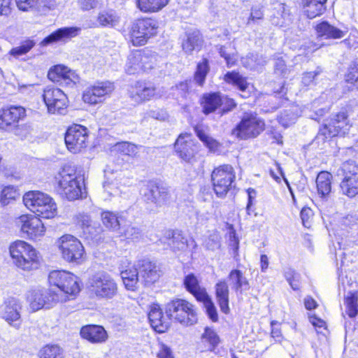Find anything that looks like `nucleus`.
<instances>
[{
    "instance_id": "f257e3e1",
    "label": "nucleus",
    "mask_w": 358,
    "mask_h": 358,
    "mask_svg": "<svg viewBox=\"0 0 358 358\" xmlns=\"http://www.w3.org/2000/svg\"><path fill=\"white\" fill-rule=\"evenodd\" d=\"M23 202L37 217L50 219L57 214L55 202L43 192L33 191L26 193L23 196Z\"/></svg>"
},
{
    "instance_id": "f03ea898",
    "label": "nucleus",
    "mask_w": 358,
    "mask_h": 358,
    "mask_svg": "<svg viewBox=\"0 0 358 358\" xmlns=\"http://www.w3.org/2000/svg\"><path fill=\"white\" fill-rule=\"evenodd\" d=\"M58 191L69 200L82 197L84 179L77 176L71 166H65L59 173Z\"/></svg>"
},
{
    "instance_id": "7ed1b4c3",
    "label": "nucleus",
    "mask_w": 358,
    "mask_h": 358,
    "mask_svg": "<svg viewBox=\"0 0 358 358\" xmlns=\"http://www.w3.org/2000/svg\"><path fill=\"white\" fill-rule=\"evenodd\" d=\"M48 282L50 286L66 298L74 296L80 291L78 278L71 272L64 270H54L48 275Z\"/></svg>"
},
{
    "instance_id": "20e7f679",
    "label": "nucleus",
    "mask_w": 358,
    "mask_h": 358,
    "mask_svg": "<svg viewBox=\"0 0 358 358\" xmlns=\"http://www.w3.org/2000/svg\"><path fill=\"white\" fill-rule=\"evenodd\" d=\"M10 253L15 265L22 270H31L38 267L36 250L23 241H17L10 246Z\"/></svg>"
},
{
    "instance_id": "39448f33",
    "label": "nucleus",
    "mask_w": 358,
    "mask_h": 358,
    "mask_svg": "<svg viewBox=\"0 0 358 358\" xmlns=\"http://www.w3.org/2000/svg\"><path fill=\"white\" fill-rule=\"evenodd\" d=\"M57 246L64 260L81 264L85 258L84 247L80 241L70 234H65L57 241Z\"/></svg>"
},
{
    "instance_id": "423d86ee",
    "label": "nucleus",
    "mask_w": 358,
    "mask_h": 358,
    "mask_svg": "<svg viewBox=\"0 0 358 358\" xmlns=\"http://www.w3.org/2000/svg\"><path fill=\"white\" fill-rule=\"evenodd\" d=\"M166 314L170 320L174 319L187 326L193 325L197 321L194 306L184 299H177L169 302L166 305Z\"/></svg>"
},
{
    "instance_id": "0eeeda50",
    "label": "nucleus",
    "mask_w": 358,
    "mask_h": 358,
    "mask_svg": "<svg viewBox=\"0 0 358 358\" xmlns=\"http://www.w3.org/2000/svg\"><path fill=\"white\" fill-rule=\"evenodd\" d=\"M90 292L99 299H111L117 294V285L108 273L102 272L93 275L89 280Z\"/></svg>"
},
{
    "instance_id": "6e6552de",
    "label": "nucleus",
    "mask_w": 358,
    "mask_h": 358,
    "mask_svg": "<svg viewBox=\"0 0 358 358\" xmlns=\"http://www.w3.org/2000/svg\"><path fill=\"white\" fill-rule=\"evenodd\" d=\"M264 122L257 114L246 113L232 130V134L241 140L253 138L258 136L264 130Z\"/></svg>"
},
{
    "instance_id": "1a4fd4ad",
    "label": "nucleus",
    "mask_w": 358,
    "mask_h": 358,
    "mask_svg": "<svg viewBox=\"0 0 358 358\" xmlns=\"http://www.w3.org/2000/svg\"><path fill=\"white\" fill-rule=\"evenodd\" d=\"M236 179L234 168L229 164H223L215 168L211 173L213 190L218 197L222 198L232 188Z\"/></svg>"
},
{
    "instance_id": "9d476101",
    "label": "nucleus",
    "mask_w": 358,
    "mask_h": 358,
    "mask_svg": "<svg viewBox=\"0 0 358 358\" xmlns=\"http://www.w3.org/2000/svg\"><path fill=\"white\" fill-rule=\"evenodd\" d=\"M343 178L340 189L343 195L353 198L358 194V164L354 161H347L340 169Z\"/></svg>"
},
{
    "instance_id": "9b49d317",
    "label": "nucleus",
    "mask_w": 358,
    "mask_h": 358,
    "mask_svg": "<svg viewBox=\"0 0 358 358\" xmlns=\"http://www.w3.org/2000/svg\"><path fill=\"white\" fill-rule=\"evenodd\" d=\"M350 127L348 116L345 112L333 115L328 124L320 129L316 138L324 141L328 138L345 135Z\"/></svg>"
},
{
    "instance_id": "f8f14e48",
    "label": "nucleus",
    "mask_w": 358,
    "mask_h": 358,
    "mask_svg": "<svg viewBox=\"0 0 358 358\" xmlns=\"http://www.w3.org/2000/svg\"><path fill=\"white\" fill-rule=\"evenodd\" d=\"M43 99L50 114L65 115L67 113L68 97L60 89L46 87Z\"/></svg>"
},
{
    "instance_id": "ddd939ff",
    "label": "nucleus",
    "mask_w": 358,
    "mask_h": 358,
    "mask_svg": "<svg viewBox=\"0 0 358 358\" xmlns=\"http://www.w3.org/2000/svg\"><path fill=\"white\" fill-rule=\"evenodd\" d=\"M157 22L152 18L137 20L132 25L131 41L134 45H143L157 34Z\"/></svg>"
},
{
    "instance_id": "4468645a",
    "label": "nucleus",
    "mask_w": 358,
    "mask_h": 358,
    "mask_svg": "<svg viewBox=\"0 0 358 358\" xmlns=\"http://www.w3.org/2000/svg\"><path fill=\"white\" fill-rule=\"evenodd\" d=\"M141 191L145 201L156 208L166 205L171 197L168 187L152 181L145 185Z\"/></svg>"
},
{
    "instance_id": "2eb2a0df",
    "label": "nucleus",
    "mask_w": 358,
    "mask_h": 358,
    "mask_svg": "<svg viewBox=\"0 0 358 358\" xmlns=\"http://www.w3.org/2000/svg\"><path fill=\"white\" fill-rule=\"evenodd\" d=\"M64 139L69 151L73 153L80 152L87 147L88 129L80 124L71 126L66 132Z\"/></svg>"
},
{
    "instance_id": "dca6fc26",
    "label": "nucleus",
    "mask_w": 358,
    "mask_h": 358,
    "mask_svg": "<svg viewBox=\"0 0 358 358\" xmlns=\"http://www.w3.org/2000/svg\"><path fill=\"white\" fill-rule=\"evenodd\" d=\"M114 89L113 83L109 81L96 83L84 91L83 99L85 103L97 104L102 102L106 96L110 95Z\"/></svg>"
},
{
    "instance_id": "f3484780",
    "label": "nucleus",
    "mask_w": 358,
    "mask_h": 358,
    "mask_svg": "<svg viewBox=\"0 0 358 358\" xmlns=\"http://www.w3.org/2000/svg\"><path fill=\"white\" fill-rule=\"evenodd\" d=\"M203 111L205 114L214 112L217 108L221 107L222 113L231 110L236 103L233 99L227 96H222L219 93L209 94L203 96Z\"/></svg>"
},
{
    "instance_id": "a211bd4d",
    "label": "nucleus",
    "mask_w": 358,
    "mask_h": 358,
    "mask_svg": "<svg viewBox=\"0 0 358 358\" xmlns=\"http://www.w3.org/2000/svg\"><path fill=\"white\" fill-rule=\"evenodd\" d=\"M21 225V231L30 239H36L41 237L45 233V227L38 217L21 215L19 217Z\"/></svg>"
},
{
    "instance_id": "6ab92c4d",
    "label": "nucleus",
    "mask_w": 358,
    "mask_h": 358,
    "mask_svg": "<svg viewBox=\"0 0 358 358\" xmlns=\"http://www.w3.org/2000/svg\"><path fill=\"white\" fill-rule=\"evenodd\" d=\"M21 310L22 306L17 299L8 298L3 306V317L10 325L18 329L22 323Z\"/></svg>"
},
{
    "instance_id": "aec40b11",
    "label": "nucleus",
    "mask_w": 358,
    "mask_h": 358,
    "mask_svg": "<svg viewBox=\"0 0 358 358\" xmlns=\"http://www.w3.org/2000/svg\"><path fill=\"white\" fill-rule=\"evenodd\" d=\"M137 266L140 277L145 286H151L159 280L161 275V271L157 264L148 259L138 261Z\"/></svg>"
},
{
    "instance_id": "412c9836",
    "label": "nucleus",
    "mask_w": 358,
    "mask_h": 358,
    "mask_svg": "<svg viewBox=\"0 0 358 358\" xmlns=\"http://www.w3.org/2000/svg\"><path fill=\"white\" fill-rule=\"evenodd\" d=\"M187 134H180L175 143V150L179 157L184 161L191 162L196 152V146Z\"/></svg>"
},
{
    "instance_id": "4be33fe9",
    "label": "nucleus",
    "mask_w": 358,
    "mask_h": 358,
    "mask_svg": "<svg viewBox=\"0 0 358 358\" xmlns=\"http://www.w3.org/2000/svg\"><path fill=\"white\" fill-rule=\"evenodd\" d=\"M148 318L152 327L159 333L165 332L171 324L170 317L164 313L158 304H152L148 313Z\"/></svg>"
},
{
    "instance_id": "5701e85b",
    "label": "nucleus",
    "mask_w": 358,
    "mask_h": 358,
    "mask_svg": "<svg viewBox=\"0 0 358 358\" xmlns=\"http://www.w3.org/2000/svg\"><path fill=\"white\" fill-rule=\"evenodd\" d=\"M80 28L77 27H62L46 36L41 42L42 46H47L57 42H66L72 38L77 36Z\"/></svg>"
},
{
    "instance_id": "b1692460",
    "label": "nucleus",
    "mask_w": 358,
    "mask_h": 358,
    "mask_svg": "<svg viewBox=\"0 0 358 358\" xmlns=\"http://www.w3.org/2000/svg\"><path fill=\"white\" fill-rule=\"evenodd\" d=\"M25 115V110L22 106H10L0 111V129H7L18 122Z\"/></svg>"
},
{
    "instance_id": "393cba45",
    "label": "nucleus",
    "mask_w": 358,
    "mask_h": 358,
    "mask_svg": "<svg viewBox=\"0 0 358 358\" xmlns=\"http://www.w3.org/2000/svg\"><path fill=\"white\" fill-rule=\"evenodd\" d=\"M80 336L92 343H102L107 340L108 334L104 328L99 325H86L81 328Z\"/></svg>"
},
{
    "instance_id": "a878e982",
    "label": "nucleus",
    "mask_w": 358,
    "mask_h": 358,
    "mask_svg": "<svg viewBox=\"0 0 358 358\" xmlns=\"http://www.w3.org/2000/svg\"><path fill=\"white\" fill-rule=\"evenodd\" d=\"M54 74L57 76L58 79L64 82L66 85L73 87L80 81L78 74L73 70L66 66L58 65L54 67V70L48 73L50 79H56ZM58 81L59 80H57Z\"/></svg>"
},
{
    "instance_id": "bb28decb",
    "label": "nucleus",
    "mask_w": 358,
    "mask_h": 358,
    "mask_svg": "<svg viewBox=\"0 0 358 358\" xmlns=\"http://www.w3.org/2000/svg\"><path fill=\"white\" fill-rule=\"evenodd\" d=\"M155 87L138 82L129 92L130 98L136 103L149 101L156 95Z\"/></svg>"
},
{
    "instance_id": "cd10ccee",
    "label": "nucleus",
    "mask_w": 358,
    "mask_h": 358,
    "mask_svg": "<svg viewBox=\"0 0 358 358\" xmlns=\"http://www.w3.org/2000/svg\"><path fill=\"white\" fill-rule=\"evenodd\" d=\"M215 298L221 311L228 314L230 311L229 306V289L225 280H220L215 285Z\"/></svg>"
},
{
    "instance_id": "c85d7f7f",
    "label": "nucleus",
    "mask_w": 358,
    "mask_h": 358,
    "mask_svg": "<svg viewBox=\"0 0 358 358\" xmlns=\"http://www.w3.org/2000/svg\"><path fill=\"white\" fill-rule=\"evenodd\" d=\"M231 289L237 294H242L250 289V285L248 279L239 269H233L228 275Z\"/></svg>"
},
{
    "instance_id": "c756f323",
    "label": "nucleus",
    "mask_w": 358,
    "mask_h": 358,
    "mask_svg": "<svg viewBox=\"0 0 358 358\" xmlns=\"http://www.w3.org/2000/svg\"><path fill=\"white\" fill-rule=\"evenodd\" d=\"M290 21L289 10L285 3H275L272 10L271 22L279 27L286 26Z\"/></svg>"
},
{
    "instance_id": "7c9ffc66",
    "label": "nucleus",
    "mask_w": 358,
    "mask_h": 358,
    "mask_svg": "<svg viewBox=\"0 0 358 358\" xmlns=\"http://www.w3.org/2000/svg\"><path fill=\"white\" fill-rule=\"evenodd\" d=\"M327 0H302L303 12L310 19L321 15L326 10Z\"/></svg>"
},
{
    "instance_id": "2f4dec72",
    "label": "nucleus",
    "mask_w": 358,
    "mask_h": 358,
    "mask_svg": "<svg viewBox=\"0 0 358 358\" xmlns=\"http://www.w3.org/2000/svg\"><path fill=\"white\" fill-rule=\"evenodd\" d=\"M103 224L110 230L119 232L121 226L124 224V218L122 213H114L112 211H103L101 213Z\"/></svg>"
},
{
    "instance_id": "473e14b6",
    "label": "nucleus",
    "mask_w": 358,
    "mask_h": 358,
    "mask_svg": "<svg viewBox=\"0 0 358 358\" xmlns=\"http://www.w3.org/2000/svg\"><path fill=\"white\" fill-rule=\"evenodd\" d=\"M183 284L186 289L191 293L197 301L199 299H206L208 293L206 289L200 286L196 276L193 273H189L184 278Z\"/></svg>"
},
{
    "instance_id": "72a5a7b5",
    "label": "nucleus",
    "mask_w": 358,
    "mask_h": 358,
    "mask_svg": "<svg viewBox=\"0 0 358 358\" xmlns=\"http://www.w3.org/2000/svg\"><path fill=\"white\" fill-rule=\"evenodd\" d=\"M332 176L327 171L320 172L316 178V186L318 194L327 199L331 192Z\"/></svg>"
},
{
    "instance_id": "f704fd0d",
    "label": "nucleus",
    "mask_w": 358,
    "mask_h": 358,
    "mask_svg": "<svg viewBox=\"0 0 358 358\" xmlns=\"http://www.w3.org/2000/svg\"><path fill=\"white\" fill-rule=\"evenodd\" d=\"M203 45V38L199 31H193L187 34V38L182 43V50L187 54L194 50H199Z\"/></svg>"
},
{
    "instance_id": "c9c22d12",
    "label": "nucleus",
    "mask_w": 358,
    "mask_h": 358,
    "mask_svg": "<svg viewBox=\"0 0 358 358\" xmlns=\"http://www.w3.org/2000/svg\"><path fill=\"white\" fill-rule=\"evenodd\" d=\"M316 31L320 36H324L327 38H341L347 31H342L324 21L316 27Z\"/></svg>"
},
{
    "instance_id": "e433bc0d",
    "label": "nucleus",
    "mask_w": 358,
    "mask_h": 358,
    "mask_svg": "<svg viewBox=\"0 0 358 358\" xmlns=\"http://www.w3.org/2000/svg\"><path fill=\"white\" fill-rule=\"evenodd\" d=\"M139 270L134 266H129L121 271L122 281L127 289L134 290L138 282Z\"/></svg>"
},
{
    "instance_id": "4c0bfd02",
    "label": "nucleus",
    "mask_w": 358,
    "mask_h": 358,
    "mask_svg": "<svg viewBox=\"0 0 358 358\" xmlns=\"http://www.w3.org/2000/svg\"><path fill=\"white\" fill-rule=\"evenodd\" d=\"M141 57V50H137L131 52L128 56L125 70L128 74H135L143 71Z\"/></svg>"
},
{
    "instance_id": "58836bf2",
    "label": "nucleus",
    "mask_w": 358,
    "mask_h": 358,
    "mask_svg": "<svg viewBox=\"0 0 358 358\" xmlns=\"http://www.w3.org/2000/svg\"><path fill=\"white\" fill-rule=\"evenodd\" d=\"M41 290L43 292L45 308H50L59 302L66 301V298L62 296L55 288Z\"/></svg>"
},
{
    "instance_id": "ea45409f",
    "label": "nucleus",
    "mask_w": 358,
    "mask_h": 358,
    "mask_svg": "<svg viewBox=\"0 0 358 358\" xmlns=\"http://www.w3.org/2000/svg\"><path fill=\"white\" fill-rule=\"evenodd\" d=\"M201 342L205 346L204 350L213 351L218 345L220 338L214 330L206 327Z\"/></svg>"
},
{
    "instance_id": "a19ab883",
    "label": "nucleus",
    "mask_w": 358,
    "mask_h": 358,
    "mask_svg": "<svg viewBox=\"0 0 358 358\" xmlns=\"http://www.w3.org/2000/svg\"><path fill=\"white\" fill-rule=\"evenodd\" d=\"M164 243L173 250H183L186 247V240L179 233L169 231Z\"/></svg>"
},
{
    "instance_id": "79ce46f5",
    "label": "nucleus",
    "mask_w": 358,
    "mask_h": 358,
    "mask_svg": "<svg viewBox=\"0 0 358 358\" xmlns=\"http://www.w3.org/2000/svg\"><path fill=\"white\" fill-rule=\"evenodd\" d=\"M169 0H138V7L145 13L157 12L164 8Z\"/></svg>"
},
{
    "instance_id": "37998d69",
    "label": "nucleus",
    "mask_w": 358,
    "mask_h": 358,
    "mask_svg": "<svg viewBox=\"0 0 358 358\" xmlns=\"http://www.w3.org/2000/svg\"><path fill=\"white\" fill-rule=\"evenodd\" d=\"M97 20L101 26L115 27L120 22V17L113 10L103 11L99 14Z\"/></svg>"
},
{
    "instance_id": "c03bdc74",
    "label": "nucleus",
    "mask_w": 358,
    "mask_h": 358,
    "mask_svg": "<svg viewBox=\"0 0 358 358\" xmlns=\"http://www.w3.org/2000/svg\"><path fill=\"white\" fill-rule=\"evenodd\" d=\"M224 80L236 87L242 92H245L248 87L245 78L234 71L227 73L224 76Z\"/></svg>"
},
{
    "instance_id": "a18cd8bd",
    "label": "nucleus",
    "mask_w": 358,
    "mask_h": 358,
    "mask_svg": "<svg viewBox=\"0 0 358 358\" xmlns=\"http://www.w3.org/2000/svg\"><path fill=\"white\" fill-rule=\"evenodd\" d=\"M27 300L29 303L30 308L33 311H37L45 308L43 292H41V289H34L29 292Z\"/></svg>"
},
{
    "instance_id": "49530a36",
    "label": "nucleus",
    "mask_w": 358,
    "mask_h": 358,
    "mask_svg": "<svg viewBox=\"0 0 358 358\" xmlns=\"http://www.w3.org/2000/svg\"><path fill=\"white\" fill-rule=\"evenodd\" d=\"M208 71V62L206 59H203L202 61L197 64L196 71L194 73V80L199 85H203Z\"/></svg>"
},
{
    "instance_id": "de8ad7c7",
    "label": "nucleus",
    "mask_w": 358,
    "mask_h": 358,
    "mask_svg": "<svg viewBox=\"0 0 358 358\" xmlns=\"http://www.w3.org/2000/svg\"><path fill=\"white\" fill-rule=\"evenodd\" d=\"M143 71L152 69L156 64L157 55L149 50H140Z\"/></svg>"
},
{
    "instance_id": "09e8293b",
    "label": "nucleus",
    "mask_w": 358,
    "mask_h": 358,
    "mask_svg": "<svg viewBox=\"0 0 358 358\" xmlns=\"http://www.w3.org/2000/svg\"><path fill=\"white\" fill-rule=\"evenodd\" d=\"M243 65L250 69H256L259 66L264 65L265 61L257 54L249 53L241 59Z\"/></svg>"
},
{
    "instance_id": "8fccbe9b",
    "label": "nucleus",
    "mask_w": 358,
    "mask_h": 358,
    "mask_svg": "<svg viewBox=\"0 0 358 358\" xmlns=\"http://www.w3.org/2000/svg\"><path fill=\"white\" fill-rule=\"evenodd\" d=\"M346 313L350 317H354L358 313L357 296L349 292L345 297Z\"/></svg>"
},
{
    "instance_id": "3c124183",
    "label": "nucleus",
    "mask_w": 358,
    "mask_h": 358,
    "mask_svg": "<svg viewBox=\"0 0 358 358\" xmlns=\"http://www.w3.org/2000/svg\"><path fill=\"white\" fill-rule=\"evenodd\" d=\"M35 44L36 43L33 40H27L22 42L20 46L12 48L9 51V54L15 58H18L29 52Z\"/></svg>"
},
{
    "instance_id": "603ef678",
    "label": "nucleus",
    "mask_w": 358,
    "mask_h": 358,
    "mask_svg": "<svg viewBox=\"0 0 358 358\" xmlns=\"http://www.w3.org/2000/svg\"><path fill=\"white\" fill-rule=\"evenodd\" d=\"M324 99L323 96H320L319 99H315L311 104V109L314 112V115H310L312 119L317 120L319 117L323 116L326 113H327L329 110V105L327 103H324L322 107H320L322 103V101Z\"/></svg>"
},
{
    "instance_id": "864d4df0",
    "label": "nucleus",
    "mask_w": 358,
    "mask_h": 358,
    "mask_svg": "<svg viewBox=\"0 0 358 358\" xmlns=\"http://www.w3.org/2000/svg\"><path fill=\"white\" fill-rule=\"evenodd\" d=\"M41 358H63L62 350L57 345H48L40 352Z\"/></svg>"
},
{
    "instance_id": "5fc2aeb1",
    "label": "nucleus",
    "mask_w": 358,
    "mask_h": 358,
    "mask_svg": "<svg viewBox=\"0 0 358 358\" xmlns=\"http://www.w3.org/2000/svg\"><path fill=\"white\" fill-rule=\"evenodd\" d=\"M74 221L83 230L84 234L91 233L92 220L89 215L80 213L75 216Z\"/></svg>"
},
{
    "instance_id": "6e6d98bb",
    "label": "nucleus",
    "mask_w": 358,
    "mask_h": 358,
    "mask_svg": "<svg viewBox=\"0 0 358 358\" xmlns=\"http://www.w3.org/2000/svg\"><path fill=\"white\" fill-rule=\"evenodd\" d=\"M17 196L18 193L13 186H6L1 191V203L4 206L7 205L10 201L15 199Z\"/></svg>"
},
{
    "instance_id": "4d7b16f0",
    "label": "nucleus",
    "mask_w": 358,
    "mask_h": 358,
    "mask_svg": "<svg viewBox=\"0 0 358 358\" xmlns=\"http://www.w3.org/2000/svg\"><path fill=\"white\" fill-rule=\"evenodd\" d=\"M198 301L203 303V305L206 309V312L210 319L213 322H216L218 319L217 310L211 299L209 297L208 294H207L206 299H199Z\"/></svg>"
},
{
    "instance_id": "13d9d810",
    "label": "nucleus",
    "mask_w": 358,
    "mask_h": 358,
    "mask_svg": "<svg viewBox=\"0 0 358 358\" xmlns=\"http://www.w3.org/2000/svg\"><path fill=\"white\" fill-rule=\"evenodd\" d=\"M144 118H153L160 121H164L168 118L167 112L162 108H153L147 110L145 113Z\"/></svg>"
},
{
    "instance_id": "bf43d9fd",
    "label": "nucleus",
    "mask_w": 358,
    "mask_h": 358,
    "mask_svg": "<svg viewBox=\"0 0 358 358\" xmlns=\"http://www.w3.org/2000/svg\"><path fill=\"white\" fill-rule=\"evenodd\" d=\"M118 233L127 239H136L141 236L140 229L132 225H128L122 231L120 229Z\"/></svg>"
},
{
    "instance_id": "052dcab7",
    "label": "nucleus",
    "mask_w": 358,
    "mask_h": 358,
    "mask_svg": "<svg viewBox=\"0 0 358 358\" xmlns=\"http://www.w3.org/2000/svg\"><path fill=\"white\" fill-rule=\"evenodd\" d=\"M345 80L350 83H355L358 85V60L355 61L349 67L348 72L345 75Z\"/></svg>"
},
{
    "instance_id": "680f3d73",
    "label": "nucleus",
    "mask_w": 358,
    "mask_h": 358,
    "mask_svg": "<svg viewBox=\"0 0 358 358\" xmlns=\"http://www.w3.org/2000/svg\"><path fill=\"white\" fill-rule=\"evenodd\" d=\"M322 72L321 69L317 68L314 71L306 72L303 74L301 83L305 86H310L314 84L316 77Z\"/></svg>"
},
{
    "instance_id": "e2e57ef3",
    "label": "nucleus",
    "mask_w": 358,
    "mask_h": 358,
    "mask_svg": "<svg viewBox=\"0 0 358 358\" xmlns=\"http://www.w3.org/2000/svg\"><path fill=\"white\" fill-rule=\"evenodd\" d=\"M220 238L218 234L215 233L210 234L205 241L206 248L210 250L218 249L220 246Z\"/></svg>"
},
{
    "instance_id": "0e129e2a",
    "label": "nucleus",
    "mask_w": 358,
    "mask_h": 358,
    "mask_svg": "<svg viewBox=\"0 0 358 358\" xmlns=\"http://www.w3.org/2000/svg\"><path fill=\"white\" fill-rule=\"evenodd\" d=\"M296 115L294 114L291 110H285L280 117V121L283 125L287 127L288 125L294 122L296 120Z\"/></svg>"
},
{
    "instance_id": "69168bd1",
    "label": "nucleus",
    "mask_w": 358,
    "mask_h": 358,
    "mask_svg": "<svg viewBox=\"0 0 358 358\" xmlns=\"http://www.w3.org/2000/svg\"><path fill=\"white\" fill-rule=\"evenodd\" d=\"M103 187L104 191L109 196H115L120 193L119 187H117V183L116 181H105L103 184Z\"/></svg>"
},
{
    "instance_id": "338daca9",
    "label": "nucleus",
    "mask_w": 358,
    "mask_h": 358,
    "mask_svg": "<svg viewBox=\"0 0 358 358\" xmlns=\"http://www.w3.org/2000/svg\"><path fill=\"white\" fill-rule=\"evenodd\" d=\"M264 17V13L261 7L253 6L251 9L250 15L248 20V25L255 22L257 20H262Z\"/></svg>"
},
{
    "instance_id": "774afa93",
    "label": "nucleus",
    "mask_w": 358,
    "mask_h": 358,
    "mask_svg": "<svg viewBox=\"0 0 358 358\" xmlns=\"http://www.w3.org/2000/svg\"><path fill=\"white\" fill-rule=\"evenodd\" d=\"M116 146L119 150L127 155H135L136 151V145L127 142L118 143Z\"/></svg>"
}]
</instances>
